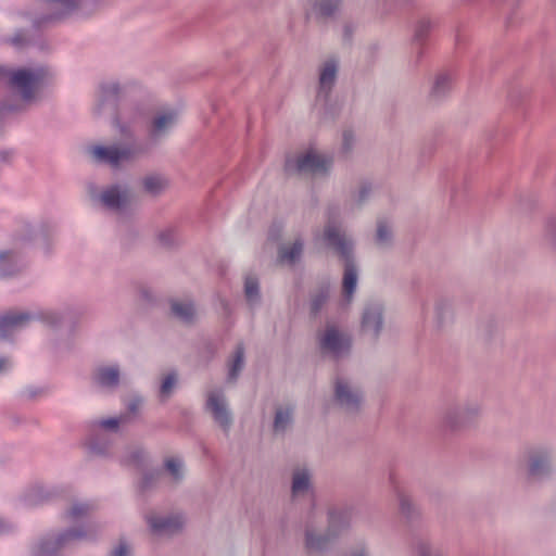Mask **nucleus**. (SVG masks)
I'll return each instance as SVG.
<instances>
[{
  "instance_id": "f257e3e1",
  "label": "nucleus",
  "mask_w": 556,
  "mask_h": 556,
  "mask_svg": "<svg viewBox=\"0 0 556 556\" xmlns=\"http://www.w3.org/2000/svg\"><path fill=\"white\" fill-rule=\"evenodd\" d=\"M324 238L336 249L341 257L345 260L343 292L348 301H350L357 283V271L354 263L350 260L352 244L343 235L340 233L338 227L333 225L326 227Z\"/></svg>"
},
{
  "instance_id": "f03ea898",
  "label": "nucleus",
  "mask_w": 556,
  "mask_h": 556,
  "mask_svg": "<svg viewBox=\"0 0 556 556\" xmlns=\"http://www.w3.org/2000/svg\"><path fill=\"white\" fill-rule=\"evenodd\" d=\"M0 76L9 77L12 87L18 89L24 100L28 101L34 98L35 91L39 88L46 71L42 68L36 71L17 70L9 72L0 66Z\"/></svg>"
},
{
  "instance_id": "7ed1b4c3",
  "label": "nucleus",
  "mask_w": 556,
  "mask_h": 556,
  "mask_svg": "<svg viewBox=\"0 0 556 556\" xmlns=\"http://www.w3.org/2000/svg\"><path fill=\"white\" fill-rule=\"evenodd\" d=\"M331 163V159L311 150L296 157H288L285 168L289 174L305 173L316 175L326 173Z\"/></svg>"
},
{
  "instance_id": "20e7f679",
  "label": "nucleus",
  "mask_w": 556,
  "mask_h": 556,
  "mask_svg": "<svg viewBox=\"0 0 556 556\" xmlns=\"http://www.w3.org/2000/svg\"><path fill=\"white\" fill-rule=\"evenodd\" d=\"M140 152L137 148L96 146L90 149L91 156L100 163L117 167L131 161Z\"/></svg>"
},
{
  "instance_id": "39448f33",
  "label": "nucleus",
  "mask_w": 556,
  "mask_h": 556,
  "mask_svg": "<svg viewBox=\"0 0 556 556\" xmlns=\"http://www.w3.org/2000/svg\"><path fill=\"white\" fill-rule=\"evenodd\" d=\"M320 346L324 351L339 356L342 352L350 349L351 341L345 336L339 333L334 327H328L320 338Z\"/></svg>"
},
{
  "instance_id": "423d86ee",
  "label": "nucleus",
  "mask_w": 556,
  "mask_h": 556,
  "mask_svg": "<svg viewBox=\"0 0 556 556\" xmlns=\"http://www.w3.org/2000/svg\"><path fill=\"white\" fill-rule=\"evenodd\" d=\"M334 392H336V400L342 407H344L349 410H352V409H355L358 407V404L362 399L359 392L357 390H353L343 380L338 379L336 381Z\"/></svg>"
},
{
  "instance_id": "0eeeda50",
  "label": "nucleus",
  "mask_w": 556,
  "mask_h": 556,
  "mask_svg": "<svg viewBox=\"0 0 556 556\" xmlns=\"http://www.w3.org/2000/svg\"><path fill=\"white\" fill-rule=\"evenodd\" d=\"M31 316L26 313H8L0 317V339L12 334L15 330L24 327Z\"/></svg>"
},
{
  "instance_id": "6e6552de",
  "label": "nucleus",
  "mask_w": 556,
  "mask_h": 556,
  "mask_svg": "<svg viewBox=\"0 0 556 556\" xmlns=\"http://www.w3.org/2000/svg\"><path fill=\"white\" fill-rule=\"evenodd\" d=\"M207 408L222 427L227 428L230 425L231 418L226 408L225 400L220 394L215 392L210 393L207 397Z\"/></svg>"
},
{
  "instance_id": "1a4fd4ad",
  "label": "nucleus",
  "mask_w": 556,
  "mask_h": 556,
  "mask_svg": "<svg viewBox=\"0 0 556 556\" xmlns=\"http://www.w3.org/2000/svg\"><path fill=\"white\" fill-rule=\"evenodd\" d=\"M151 530L156 534H173L182 527V519L179 516L167 518L148 517Z\"/></svg>"
},
{
  "instance_id": "9d476101",
  "label": "nucleus",
  "mask_w": 556,
  "mask_h": 556,
  "mask_svg": "<svg viewBox=\"0 0 556 556\" xmlns=\"http://www.w3.org/2000/svg\"><path fill=\"white\" fill-rule=\"evenodd\" d=\"M101 201L109 208L119 210L130 202V197L126 190L112 187L101 194Z\"/></svg>"
},
{
  "instance_id": "9b49d317",
  "label": "nucleus",
  "mask_w": 556,
  "mask_h": 556,
  "mask_svg": "<svg viewBox=\"0 0 556 556\" xmlns=\"http://www.w3.org/2000/svg\"><path fill=\"white\" fill-rule=\"evenodd\" d=\"M177 121V113L175 111H166L160 113L152 123L151 136L153 138L161 137L169 128L174 126Z\"/></svg>"
},
{
  "instance_id": "f8f14e48",
  "label": "nucleus",
  "mask_w": 556,
  "mask_h": 556,
  "mask_svg": "<svg viewBox=\"0 0 556 556\" xmlns=\"http://www.w3.org/2000/svg\"><path fill=\"white\" fill-rule=\"evenodd\" d=\"M382 326L381 309L379 307L366 308L363 315L362 328L365 332H371L377 337Z\"/></svg>"
},
{
  "instance_id": "ddd939ff",
  "label": "nucleus",
  "mask_w": 556,
  "mask_h": 556,
  "mask_svg": "<svg viewBox=\"0 0 556 556\" xmlns=\"http://www.w3.org/2000/svg\"><path fill=\"white\" fill-rule=\"evenodd\" d=\"M52 11L51 16L46 21L58 20L72 13L76 8V2L72 0H43Z\"/></svg>"
},
{
  "instance_id": "4468645a",
  "label": "nucleus",
  "mask_w": 556,
  "mask_h": 556,
  "mask_svg": "<svg viewBox=\"0 0 556 556\" xmlns=\"http://www.w3.org/2000/svg\"><path fill=\"white\" fill-rule=\"evenodd\" d=\"M119 378V371L116 367H101L97 370L94 379L102 387L116 386Z\"/></svg>"
},
{
  "instance_id": "2eb2a0df",
  "label": "nucleus",
  "mask_w": 556,
  "mask_h": 556,
  "mask_svg": "<svg viewBox=\"0 0 556 556\" xmlns=\"http://www.w3.org/2000/svg\"><path fill=\"white\" fill-rule=\"evenodd\" d=\"M336 75H337L336 62L334 61L326 62L321 68L320 77H319L320 90L328 91L334 83Z\"/></svg>"
},
{
  "instance_id": "dca6fc26",
  "label": "nucleus",
  "mask_w": 556,
  "mask_h": 556,
  "mask_svg": "<svg viewBox=\"0 0 556 556\" xmlns=\"http://www.w3.org/2000/svg\"><path fill=\"white\" fill-rule=\"evenodd\" d=\"M303 244L301 241H295L291 247H282L279 251L280 263H294L301 255Z\"/></svg>"
},
{
  "instance_id": "f3484780",
  "label": "nucleus",
  "mask_w": 556,
  "mask_h": 556,
  "mask_svg": "<svg viewBox=\"0 0 556 556\" xmlns=\"http://www.w3.org/2000/svg\"><path fill=\"white\" fill-rule=\"evenodd\" d=\"M172 312L182 321H190L195 314L194 306L190 302H173Z\"/></svg>"
},
{
  "instance_id": "a211bd4d",
  "label": "nucleus",
  "mask_w": 556,
  "mask_h": 556,
  "mask_svg": "<svg viewBox=\"0 0 556 556\" xmlns=\"http://www.w3.org/2000/svg\"><path fill=\"white\" fill-rule=\"evenodd\" d=\"M309 485V477L305 470H298L293 475L292 494L293 496L306 491Z\"/></svg>"
},
{
  "instance_id": "6ab92c4d",
  "label": "nucleus",
  "mask_w": 556,
  "mask_h": 556,
  "mask_svg": "<svg viewBox=\"0 0 556 556\" xmlns=\"http://www.w3.org/2000/svg\"><path fill=\"white\" fill-rule=\"evenodd\" d=\"M243 354H244L243 348L241 345L238 346L233 354L232 361L229 365V380L230 381H233L237 378L239 371L242 369Z\"/></svg>"
},
{
  "instance_id": "aec40b11",
  "label": "nucleus",
  "mask_w": 556,
  "mask_h": 556,
  "mask_svg": "<svg viewBox=\"0 0 556 556\" xmlns=\"http://www.w3.org/2000/svg\"><path fill=\"white\" fill-rule=\"evenodd\" d=\"M340 0H318L314 5V10L320 16L331 15L339 7Z\"/></svg>"
},
{
  "instance_id": "412c9836",
  "label": "nucleus",
  "mask_w": 556,
  "mask_h": 556,
  "mask_svg": "<svg viewBox=\"0 0 556 556\" xmlns=\"http://www.w3.org/2000/svg\"><path fill=\"white\" fill-rule=\"evenodd\" d=\"M291 421V410L290 409H278L276 412V417L274 421L275 431H283L286 427Z\"/></svg>"
},
{
  "instance_id": "4be33fe9",
  "label": "nucleus",
  "mask_w": 556,
  "mask_h": 556,
  "mask_svg": "<svg viewBox=\"0 0 556 556\" xmlns=\"http://www.w3.org/2000/svg\"><path fill=\"white\" fill-rule=\"evenodd\" d=\"M348 525V514L345 511H331L329 514V532H333L339 526Z\"/></svg>"
},
{
  "instance_id": "5701e85b",
  "label": "nucleus",
  "mask_w": 556,
  "mask_h": 556,
  "mask_svg": "<svg viewBox=\"0 0 556 556\" xmlns=\"http://www.w3.org/2000/svg\"><path fill=\"white\" fill-rule=\"evenodd\" d=\"M143 186L147 191L156 193L165 187V180L160 176H149L144 178Z\"/></svg>"
},
{
  "instance_id": "b1692460",
  "label": "nucleus",
  "mask_w": 556,
  "mask_h": 556,
  "mask_svg": "<svg viewBox=\"0 0 556 556\" xmlns=\"http://www.w3.org/2000/svg\"><path fill=\"white\" fill-rule=\"evenodd\" d=\"M245 296L250 302H253L258 296V282L254 277H247L244 283Z\"/></svg>"
},
{
  "instance_id": "393cba45",
  "label": "nucleus",
  "mask_w": 556,
  "mask_h": 556,
  "mask_svg": "<svg viewBox=\"0 0 556 556\" xmlns=\"http://www.w3.org/2000/svg\"><path fill=\"white\" fill-rule=\"evenodd\" d=\"M452 86V79L448 75H439L433 86V93L440 96Z\"/></svg>"
},
{
  "instance_id": "a878e982",
  "label": "nucleus",
  "mask_w": 556,
  "mask_h": 556,
  "mask_svg": "<svg viewBox=\"0 0 556 556\" xmlns=\"http://www.w3.org/2000/svg\"><path fill=\"white\" fill-rule=\"evenodd\" d=\"M548 468V463L545 456L533 457L530 465V473L538 476L543 473Z\"/></svg>"
},
{
  "instance_id": "bb28decb",
  "label": "nucleus",
  "mask_w": 556,
  "mask_h": 556,
  "mask_svg": "<svg viewBox=\"0 0 556 556\" xmlns=\"http://www.w3.org/2000/svg\"><path fill=\"white\" fill-rule=\"evenodd\" d=\"M328 538L314 536L312 533L306 534V546L311 551H319L326 546Z\"/></svg>"
},
{
  "instance_id": "cd10ccee",
  "label": "nucleus",
  "mask_w": 556,
  "mask_h": 556,
  "mask_svg": "<svg viewBox=\"0 0 556 556\" xmlns=\"http://www.w3.org/2000/svg\"><path fill=\"white\" fill-rule=\"evenodd\" d=\"M165 466L174 479H179L181 477L182 464L179 459L168 458L165 463Z\"/></svg>"
},
{
  "instance_id": "c85d7f7f",
  "label": "nucleus",
  "mask_w": 556,
  "mask_h": 556,
  "mask_svg": "<svg viewBox=\"0 0 556 556\" xmlns=\"http://www.w3.org/2000/svg\"><path fill=\"white\" fill-rule=\"evenodd\" d=\"M176 375L175 374H169L168 376H166L162 382V386H161V394L162 396H168L172 389L174 388L175 383H176Z\"/></svg>"
},
{
  "instance_id": "c756f323",
  "label": "nucleus",
  "mask_w": 556,
  "mask_h": 556,
  "mask_svg": "<svg viewBox=\"0 0 556 556\" xmlns=\"http://www.w3.org/2000/svg\"><path fill=\"white\" fill-rule=\"evenodd\" d=\"M391 236V230L388 225L383 222H380L377 227V240L380 243H384L389 240Z\"/></svg>"
},
{
  "instance_id": "7c9ffc66",
  "label": "nucleus",
  "mask_w": 556,
  "mask_h": 556,
  "mask_svg": "<svg viewBox=\"0 0 556 556\" xmlns=\"http://www.w3.org/2000/svg\"><path fill=\"white\" fill-rule=\"evenodd\" d=\"M90 507L87 504H75L68 511V516L75 519L78 516L85 515L89 511Z\"/></svg>"
},
{
  "instance_id": "2f4dec72",
  "label": "nucleus",
  "mask_w": 556,
  "mask_h": 556,
  "mask_svg": "<svg viewBox=\"0 0 556 556\" xmlns=\"http://www.w3.org/2000/svg\"><path fill=\"white\" fill-rule=\"evenodd\" d=\"M122 418H108L100 421V427L106 430H116Z\"/></svg>"
},
{
  "instance_id": "473e14b6",
  "label": "nucleus",
  "mask_w": 556,
  "mask_h": 556,
  "mask_svg": "<svg viewBox=\"0 0 556 556\" xmlns=\"http://www.w3.org/2000/svg\"><path fill=\"white\" fill-rule=\"evenodd\" d=\"M13 260V255L11 253H1L0 254V271H1V275L2 276H7V275H10L11 271H8L4 267V264L7 262H12Z\"/></svg>"
},
{
  "instance_id": "72a5a7b5",
  "label": "nucleus",
  "mask_w": 556,
  "mask_h": 556,
  "mask_svg": "<svg viewBox=\"0 0 556 556\" xmlns=\"http://www.w3.org/2000/svg\"><path fill=\"white\" fill-rule=\"evenodd\" d=\"M85 534H83L81 532H77V531H70L63 535L60 536L59 539V542L58 544H64L65 542H68L70 540H73V539H80V538H84Z\"/></svg>"
},
{
  "instance_id": "f704fd0d",
  "label": "nucleus",
  "mask_w": 556,
  "mask_h": 556,
  "mask_svg": "<svg viewBox=\"0 0 556 556\" xmlns=\"http://www.w3.org/2000/svg\"><path fill=\"white\" fill-rule=\"evenodd\" d=\"M129 553L128 546L125 543H119L118 547L112 552L111 556H128Z\"/></svg>"
},
{
  "instance_id": "c9c22d12",
  "label": "nucleus",
  "mask_w": 556,
  "mask_h": 556,
  "mask_svg": "<svg viewBox=\"0 0 556 556\" xmlns=\"http://www.w3.org/2000/svg\"><path fill=\"white\" fill-rule=\"evenodd\" d=\"M326 299H327L326 294H320V295L316 296L312 302V309L314 312H317L321 307V305L326 301Z\"/></svg>"
},
{
  "instance_id": "e433bc0d",
  "label": "nucleus",
  "mask_w": 556,
  "mask_h": 556,
  "mask_svg": "<svg viewBox=\"0 0 556 556\" xmlns=\"http://www.w3.org/2000/svg\"><path fill=\"white\" fill-rule=\"evenodd\" d=\"M117 92H118V87L115 84L111 85L110 87L102 88V93H103L104 98L109 97V94H116Z\"/></svg>"
},
{
  "instance_id": "4c0bfd02",
  "label": "nucleus",
  "mask_w": 556,
  "mask_h": 556,
  "mask_svg": "<svg viewBox=\"0 0 556 556\" xmlns=\"http://www.w3.org/2000/svg\"><path fill=\"white\" fill-rule=\"evenodd\" d=\"M10 362L7 358H0V371L9 367Z\"/></svg>"
},
{
  "instance_id": "58836bf2",
  "label": "nucleus",
  "mask_w": 556,
  "mask_h": 556,
  "mask_svg": "<svg viewBox=\"0 0 556 556\" xmlns=\"http://www.w3.org/2000/svg\"><path fill=\"white\" fill-rule=\"evenodd\" d=\"M351 138H352L351 132H344V135H343V139H344V146H345L346 148H349V144H350V140H351Z\"/></svg>"
},
{
  "instance_id": "ea45409f",
  "label": "nucleus",
  "mask_w": 556,
  "mask_h": 556,
  "mask_svg": "<svg viewBox=\"0 0 556 556\" xmlns=\"http://www.w3.org/2000/svg\"><path fill=\"white\" fill-rule=\"evenodd\" d=\"M420 556H430L429 549L426 547H422V549L420 551Z\"/></svg>"
},
{
  "instance_id": "a19ab883",
  "label": "nucleus",
  "mask_w": 556,
  "mask_h": 556,
  "mask_svg": "<svg viewBox=\"0 0 556 556\" xmlns=\"http://www.w3.org/2000/svg\"><path fill=\"white\" fill-rule=\"evenodd\" d=\"M366 188L364 187L359 192V201H363L365 199Z\"/></svg>"
},
{
  "instance_id": "79ce46f5",
  "label": "nucleus",
  "mask_w": 556,
  "mask_h": 556,
  "mask_svg": "<svg viewBox=\"0 0 556 556\" xmlns=\"http://www.w3.org/2000/svg\"><path fill=\"white\" fill-rule=\"evenodd\" d=\"M12 42H13L14 45H18V43H20V39H18V37H14V38L12 39Z\"/></svg>"
},
{
  "instance_id": "37998d69",
  "label": "nucleus",
  "mask_w": 556,
  "mask_h": 556,
  "mask_svg": "<svg viewBox=\"0 0 556 556\" xmlns=\"http://www.w3.org/2000/svg\"><path fill=\"white\" fill-rule=\"evenodd\" d=\"M5 526L3 521L0 520V533L4 530Z\"/></svg>"
},
{
  "instance_id": "c03bdc74",
  "label": "nucleus",
  "mask_w": 556,
  "mask_h": 556,
  "mask_svg": "<svg viewBox=\"0 0 556 556\" xmlns=\"http://www.w3.org/2000/svg\"><path fill=\"white\" fill-rule=\"evenodd\" d=\"M139 457H140V454H139V453H137V454H135V455H134V458H136V459H137V458H139Z\"/></svg>"
},
{
  "instance_id": "a18cd8bd",
  "label": "nucleus",
  "mask_w": 556,
  "mask_h": 556,
  "mask_svg": "<svg viewBox=\"0 0 556 556\" xmlns=\"http://www.w3.org/2000/svg\"><path fill=\"white\" fill-rule=\"evenodd\" d=\"M355 556H365V555H364L363 553H359V554H357V555H355Z\"/></svg>"
}]
</instances>
